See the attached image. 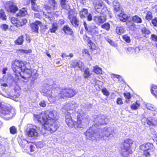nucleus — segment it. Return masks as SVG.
Segmentation results:
<instances>
[{"mask_svg":"<svg viewBox=\"0 0 157 157\" xmlns=\"http://www.w3.org/2000/svg\"><path fill=\"white\" fill-rule=\"evenodd\" d=\"M34 117L42 124L44 129L51 133L56 131L59 126L57 121L58 114L56 111H47L36 115H34Z\"/></svg>","mask_w":157,"mask_h":157,"instance_id":"1","label":"nucleus"},{"mask_svg":"<svg viewBox=\"0 0 157 157\" xmlns=\"http://www.w3.org/2000/svg\"><path fill=\"white\" fill-rule=\"evenodd\" d=\"M75 93V90L69 88L55 89L51 90L46 89L43 90L42 92L44 96L47 97L48 100L51 102H54L64 97H71Z\"/></svg>","mask_w":157,"mask_h":157,"instance_id":"2","label":"nucleus"},{"mask_svg":"<svg viewBox=\"0 0 157 157\" xmlns=\"http://www.w3.org/2000/svg\"><path fill=\"white\" fill-rule=\"evenodd\" d=\"M29 64L25 62L15 60L12 66L13 71L18 73L23 78H29L32 75V69Z\"/></svg>","mask_w":157,"mask_h":157,"instance_id":"3","label":"nucleus"},{"mask_svg":"<svg viewBox=\"0 0 157 157\" xmlns=\"http://www.w3.org/2000/svg\"><path fill=\"white\" fill-rule=\"evenodd\" d=\"M117 132L116 130L114 129L113 127L105 128L99 131V139H102L105 136L107 137L110 136L113 137L114 135Z\"/></svg>","mask_w":157,"mask_h":157,"instance_id":"4","label":"nucleus"},{"mask_svg":"<svg viewBox=\"0 0 157 157\" xmlns=\"http://www.w3.org/2000/svg\"><path fill=\"white\" fill-rule=\"evenodd\" d=\"M15 113V112L14 109L5 106L0 102V114H2V116H7V118L10 119L13 116Z\"/></svg>","mask_w":157,"mask_h":157,"instance_id":"5","label":"nucleus"},{"mask_svg":"<svg viewBox=\"0 0 157 157\" xmlns=\"http://www.w3.org/2000/svg\"><path fill=\"white\" fill-rule=\"evenodd\" d=\"M94 5L96 11L100 14L106 13L108 11L107 7L102 5L101 0H94Z\"/></svg>","mask_w":157,"mask_h":157,"instance_id":"6","label":"nucleus"},{"mask_svg":"<svg viewBox=\"0 0 157 157\" xmlns=\"http://www.w3.org/2000/svg\"><path fill=\"white\" fill-rule=\"evenodd\" d=\"M41 132V129L36 126H33L29 128L27 131L28 136L34 139L36 138L39 135V133Z\"/></svg>","mask_w":157,"mask_h":157,"instance_id":"7","label":"nucleus"},{"mask_svg":"<svg viewBox=\"0 0 157 157\" xmlns=\"http://www.w3.org/2000/svg\"><path fill=\"white\" fill-rule=\"evenodd\" d=\"M86 139L90 140H94L95 139H99V132L98 133H96L93 130L92 127H90L87 130L85 133Z\"/></svg>","mask_w":157,"mask_h":157,"instance_id":"8","label":"nucleus"},{"mask_svg":"<svg viewBox=\"0 0 157 157\" xmlns=\"http://www.w3.org/2000/svg\"><path fill=\"white\" fill-rule=\"evenodd\" d=\"M5 7L8 12L11 13H15L18 10L16 4L13 0L6 2Z\"/></svg>","mask_w":157,"mask_h":157,"instance_id":"9","label":"nucleus"},{"mask_svg":"<svg viewBox=\"0 0 157 157\" xmlns=\"http://www.w3.org/2000/svg\"><path fill=\"white\" fill-rule=\"evenodd\" d=\"M86 115L85 113H79L77 116V121L74 123V126L75 128H80L82 127L83 124L82 122V120H85V121H86Z\"/></svg>","mask_w":157,"mask_h":157,"instance_id":"10","label":"nucleus"},{"mask_svg":"<svg viewBox=\"0 0 157 157\" xmlns=\"http://www.w3.org/2000/svg\"><path fill=\"white\" fill-rule=\"evenodd\" d=\"M140 149L144 151H146L148 150H151V151H153L155 150L153 144L149 143H147L143 144L141 145L140 147Z\"/></svg>","mask_w":157,"mask_h":157,"instance_id":"11","label":"nucleus"},{"mask_svg":"<svg viewBox=\"0 0 157 157\" xmlns=\"http://www.w3.org/2000/svg\"><path fill=\"white\" fill-rule=\"evenodd\" d=\"M107 119L105 118L103 115H98L95 119L94 123H95V125L104 124H106L105 120Z\"/></svg>","mask_w":157,"mask_h":157,"instance_id":"12","label":"nucleus"},{"mask_svg":"<svg viewBox=\"0 0 157 157\" xmlns=\"http://www.w3.org/2000/svg\"><path fill=\"white\" fill-rule=\"evenodd\" d=\"M143 122L147 123L149 125H156L157 124V120L154 118L148 119L146 118H143L142 120Z\"/></svg>","mask_w":157,"mask_h":157,"instance_id":"13","label":"nucleus"},{"mask_svg":"<svg viewBox=\"0 0 157 157\" xmlns=\"http://www.w3.org/2000/svg\"><path fill=\"white\" fill-rule=\"evenodd\" d=\"M93 20L96 24L99 25L104 23L106 21V17L104 16H95Z\"/></svg>","mask_w":157,"mask_h":157,"instance_id":"14","label":"nucleus"},{"mask_svg":"<svg viewBox=\"0 0 157 157\" xmlns=\"http://www.w3.org/2000/svg\"><path fill=\"white\" fill-rule=\"evenodd\" d=\"M41 22L39 21H36L35 22L33 23L31 25L32 31L33 32L38 33L39 27L41 26Z\"/></svg>","mask_w":157,"mask_h":157,"instance_id":"15","label":"nucleus"},{"mask_svg":"<svg viewBox=\"0 0 157 157\" xmlns=\"http://www.w3.org/2000/svg\"><path fill=\"white\" fill-rule=\"evenodd\" d=\"M23 141L24 142L22 141V143H26L27 145H24L23 144H22L21 145L22 147L25 148V149L29 148L30 149V151L31 152L33 151H34L35 147L31 144V143H28V141L25 140H23Z\"/></svg>","mask_w":157,"mask_h":157,"instance_id":"16","label":"nucleus"},{"mask_svg":"<svg viewBox=\"0 0 157 157\" xmlns=\"http://www.w3.org/2000/svg\"><path fill=\"white\" fill-rule=\"evenodd\" d=\"M134 142V141L131 139L126 140L124 141L123 146L121 147L130 150L131 145L133 144Z\"/></svg>","mask_w":157,"mask_h":157,"instance_id":"17","label":"nucleus"},{"mask_svg":"<svg viewBox=\"0 0 157 157\" xmlns=\"http://www.w3.org/2000/svg\"><path fill=\"white\" fill-rule=\"evenodd\" d=\"M66 122L69 127H72L74 126V123L70 113L66 116Z\"/></svg>","mask_w":157,"mask_h":157,"instance_id":"18","label":"nucleus"},{"mask_svg":"<svg viewBox=\"0 0 157 157\" xmlns=\"http://www.w3.org/2000/svg\"><path fill=\"white\" fill-rule=\"evenodd\" d=\"M75 104L74 102L68 103L63 106V108L67 110H73L75 108Z\"/></svg>","mask_w":157,"mask_h":157,"instance_id":"19","label":"nucleus"},{"mask_svg":"<svg viewBox=\"0 0 157 157\" xmlns=\"http://www.w3.org/2000/svg\"><path fill=\"white\" fill-rule=\"evenodd\" d=\"M121 154L123 157H128L129 154H131L132 153V151L131 150L125 149L123 147H121Z\"/></svg>","mask_w":157,"mask_h":157,"instance_id":"20","label":"nucleus"},{"mask_svg":"<svg viewBox=\"0 0 157 157\" xmlns=\"http://www.w3.org/2000/svg\"><path fill=\"white\" fill-rule=\"evenodd\" d=\"M35 0H31V3L32 4L31 8L32 10L35 11L39 12L40 11V10L39 9V6L37 5L36 3Z\"/></svg>","mask_w":157,"mask_h":157,"instance_id":"21","label":"nucleus"},{"mask_svg":"<svg viewBox=\"0 0 157 157\" xmlns=\"http://www.w3.org/2000/svg\"><path fill=\"white\" fill-rule=\"evenodd\" d=\"M11 21L12 24L17 27H21V25L20 22V21L18 20L17 18L12 17L11 19Z\"/></svg>","mask_w":157,"mask_h":157,"instance_id":"22","label":"nucleus"},{"mask_svg":"<svg viewBox=\"0 0 157 157\" xmlns=\"http://www.w3.org/2000/svg\"><path fill=\"white\" fill-rule=\"evenodd\" d=\"M27 9L25 8H22L19 11L18 13L17 14L19 16H24L25 15L27 14Z\"/></svg>","mask_w":157,"mask_h":157,"instance_id":"23","label":"nucleus"},{"mask_svg":"<svg viewBox=\"0 0 157 157\" xmlns=\"http://www.w3.org/2000/svg\"><path fill=\"white\" fill-rule=\"evenodd\" d=\"M83 25L86 30L89 33L91 31L93 25H93L88 24L85 21L84 22Z\"/></svg>","mask_w":157,"mask_h":157,"instance_id":"24","label":"nucleus"},{"mask_svg":"<svg viewBox=\"0 0 157 157\" xmlns=\"http://www.w3.org/2000/svg\"><path fill=\"white\" fill-rule=\"evenodd\" d=\"M98 29L95 26L93 25L90 33L93 36H97L98 34Z\"/></svg>","mask_w":157,"mask_h":157,"instance_id":"25","label":"nucleus"},{"mask_svg":"<svg viewBox=\"0 0 157 157\" xmlns=\"http://www.w3.org/2000/svg\"><path fill=\"white\" fill-rule=\"evenodd\" d=\"M88 13V11L87 10L85 9H83L82 10L80 11L79 14L81 18L83 19L86 17Z\"/></svg>","mask_w":157,"mask_h":157,"instance_id":"26","label":"nucleus"},{"mask_svg":"<svg viewBox=\"0 0 157 157\" xmlns=\"http://www.w3.org/2000/svg\"><path fill=\"white\" fill-rule=\"evenodd\" d=\"M118 16L120 20L123 22H125L127 21L128 17L126 14L122 13L119 14Z\"/></svg>","mask_w":157,"mask_h":157,"instance_id":"27","label":"nucleus"},{"mask_svg":"<svg viewBox=\"0 0 157 157\" xmlns=\"http://www.w3.org/2000/svg\"><path fill=\"white\" fill-rule=\"evenodd\" d=\"M140 51L139 49L138 48H136L135 49L132 48H127L126 52L127 53H133L134 52L136 54H137Z\"/></svg>","mask_w":157,"mask_h":157,"instance_id":"28","label":"nucleus"},{"mask_svg":"<svg viewBox=\"0 0 157 157\" xmlns=\"http://www.w3.org/2000/svg\"><path fill=\"white\" fill-rule=\"evenodd\" d=\"M93 71L94 73L98 74H102V69L97 65L93 67Z\"/></svg>","mask_w":157,"mask_h":157,"instance_id":"29","label":"nucleus"},{"mask_svg":"<svg viewBox=\"0 0 157 157\" xmlns=\"http://www.w3.org/2000/svg\"><path fill=\"white\" fill-rule=\"evenodd\" d=\"M140 104L139 101H136L135 102L132 104L130 107L131 109L133 110L137 109L140 107Z\"/></svg>","mask_w":157,"mask_h":157,"instance_id":"30","label":"nucleus"},{"mask_svg":"<svg viewBox=\"0 0 157 157\" xmlns=\"http://www.w3.org/2000/svg\"><path fill=\"white\" fill-rule=\"evenodd\" d=\"M23 41V36H21L14 41V43L17 45H20L22 44Z\"/></svg>","mask_w":157,"mask_h":157,"instance_id":"31","label":"nucleus"},{"mask_svg":"<svg viewBox=\"0 0 157 157\" xmlns=\"http://www.w3.org/2000/svg\"><path fill=\"white\" fill-rule=\"evenodd\" d=\"M124 31V28L123 26L116 27V33L117 34L119 35L123 33Z\"/></svg>","mask_w":157,"mask_h":157,"instance_id":"32","label":"nucleus"},{"mask_svg":"<svg viewBox=\"0 0 157 157\" xmlns=\"http://www.w3.org/2000/svg\"><path fill=\"white\" fill-rule=\"evenodd\" d=\"M91 74L90 69L88 68H87L84 71L83 76L85 78H86L90 76Z\"/></svg>","mask_w":157,"mask_h":157,"instance_id":"33","label":"nucleus"},{"mask_svg":"<svg viewBox=\"0 0 157 157\" xmlns=\"http://www.w3.org/2000/svg\"><path fill=\"white\" fill-rule=\"evenodd\" d=\"M113 7L115 11L117 12L120 10L119 3L116 1L113 2Z\"/></svg>","mask_w":157,"mask_h":157,"instance_id":"34","label":"nucleus"},{"mask_svg":"<svg viewBox=\"0 0 157 157\" xmlns=\"http://www.w3.org/2000/svg\"><path fill=\"white\" fill-rule=\"evenodd\" d=\"M58 26V25L56 23H54L52 25V28L49 29L50 32L51 33H55L57 30Z\"/></svg>","mask_w":157,"mask_h":157,"instance_id":"35","label":"nucleus"},{"mask_svg":"<svg viewBox=\"0 0 157 157\" xmlns=\"http://www.w3.org/2000/svg\"><path fill=\"white\" fill-rule=\"evenodd\" d=\"M132 19L133 21L136 23H141L142 21L141 18L137 15H135L133 16Z\"/></svg>","mask_w":157,"mask_h":157,"instance_id":"36","label":"nucleus"},{"mask_svg":"<svg viewBox=\"0 0 157 157\" xmlns=\"http://www.w3.org/2000/svg\"><path fill=\"white\" fill-rule=\"evenodd\" d=\"M84 64L80 60H78L76 69H79L81 71H82L84 68Z\"/></svg>","mask_w":157,"mask_h":157,"instance_id":"37","label":"nucleus"},{"mask_svg":"<svg viewBox=\"0 0 157 157\" xmlns=\"http://www.w3.org/2000/svg\"><path fill=\"white\" fill-rule=\"evenodd\" d=\"M151 93L157 98V86L153 85L151 89Z\"/></svg>","mask_w":157,"mask_h":157,"instance_id":"38","label":"nucleus"},{"mask_svg":"<svg viewBox=\"0 0 157 157\" xmlns=\"http://www.w3.org/2000/svg\"><path fill=\"white\" fill-rule=\"evenodd\" d=\"M70 21L74 26H77L78 25L79 21L77 20L75 17H73L71 19H70Z\"/></svg>","mask_w":157,"mask_h":157,"instance_id":"39","label":"nucleus"},{"mask_svg":"<svg viewBox=\"0 0 157 157\" xmlns=\"http://www.w3.org/2000/svg\"><path fill=\"white\" fill-rule=\"evenodd\" d=\"M146 106L147 109L151 111H156L157 110L155 106L150 103H147Z\"/></svg>","mask_w":157,"mask_h":157,"instance_id":"40","label":"nucleus"},{"mask_svg":"<svg viewBox=\"0 0 157 157\" xmlns=\"http://www.w3.org/2000/svg\"><path fill=\"white\" fill-rule=\"evenodd\" d=\"M63 30L66 33L70 34H72V31L67 25L65 26L63 28Z\"/></svg>","mask_w":157,"mask_h":157,"instance_id":"41","label":"nucleus"},{"mask_svg":"<svg viewBox=\"0 0 157 157\" xmlns=\"http://www.w3.org/2000/svg\"><path fill=\"white\" fill-rule=\"evenodd\" d=\"M0 18L3 20H5L6 19L5 13L3 10H0Z\"/></svg>","mask_w":157,"mask_h":157,"instance_id":"42","label":"nucleus"},{"mask_svg":"<svg viewBox=\"0 0 157 157\" xmlns=\"http://www.w3.org/2000/svg\"><path fill=\"white\" fill-rule=\"evenodd\" d=\"M18 52L21 53L23 54H28V53H31L32 51L31 50L29 49V50H24L22 49H20L18 50Z\"/></svg>","mask_w":157,"mask_h":157,"instance_id":"43","label":"nucleus"},{"mask_svg":"<svg viewBox=\"0 0 157 157\" xmlns=\"http://www.w3.org/2000/svg\"><path fill=\"white\" fill-rule=\"evenodd\" d=\"M123 39L127 43H129L131 42V40L129 36L125 34L122 36Z\"/></svg>","mask_w":157,"mask_h":157,"instance_id":"44","label":"nucleus"},{"mask_svg":"<svg viewBox=\"0 0 157 157\" xmlns=\"http://www.w3.org/2000/svg\"><path fill=\"white\" fill-rule=\"evenodd\" d=\"M141 31L143 34L148 35L151 32L146 27H143L141 29Z\"/></svg>","mask_w":157,"mask_h":157,"instance_id":"45","label":"nucleus"},{"mask_svg":"<svg viewBox=\"0 0 157 157\" xmlns=\"http://www.w3.org/2000/svg\"><path fill=\"white\" fill-rule=\"evenodd\" d=\"M152 18V13L151 12H147L146 16V19L148 21H150Z\"/></svg>","mask_w":157,"mask_h":157,"instance_id":"46","label":"nucleus"},{"mask_svg":"<svg viewBox=\"0 0 157 157\" xmlns=\"http://www.w3.org/2000/svg\"><path fill=\"white\" fill-rule=\"evenodd\" d=\"M101 28L109 31L110 29V25L108 23H106L101 25Z\"/></svg>","mask_w":157,"mask_h":157,"instance_id":"47","label":"nucleus"},{"mask_svg":"<svg viewBox=\"0 0 157 157\" xmlns=\"http://www.w3.org/2000/svg\"><path fill=\"white\" fill-rule=\"evenodd\" d=\"M83 55V56H86L88 55L90 57V59H88V60H90L91 59V57H90V56L88 52V50L86 49H83L82 50Z\"/></svg>","mask_w":157,"mask_h":157,"instance_id":"48","label":"nucleus"},{"mask_svg":"<svg viewBox=\"0 0 157 157\" xmlns=\"http://www.w3.org/2000/svg\"><path fill=\"white\" fill-rule=\"evenodd\" d=\"M78 60H76L72 61L71 63V65L75 69H76Z\"/></svg>","mask_w":157,"mask_h":157,"instance_id":"49","label":"nucleus"},{"mask_svg":"<svg viewBox=\"0 0 157 157\" xmlns=\"http://www.w3.org/2000/svg\"><path fill=\"white\" fill-rule=\"evenodd\" d=\"M10 132L12 134H15L16 132V129L14 126H12L10 128Z\"/></svg>","mask_w":157,"mask_h":157,"instance_id":"50","label":"nucleus"},{"mask_svg":"<svg viewBox=\"0 0 157 157\" xmlns=\"http://www.w3.org/2000/svg\"><path fill=\"white\" fill-rule=\"evenodd\" d=\"M1 28L4 30L6 31L8 29V25L6 24H1Z\"/></svg>","mask_w":157,"mask_h":157,"instance_id":"51","label":"nucleus"},{"mask_svg":"<svg viewBox=\"0 0 157 157\" xmlns=\"http://www.w3.org/2000/svg\"><path fill=\"white\" fill-rule=\"evenodd\" d=\"M102 92L103 94L106 96H109V91L105 88H104L102 89Z\"/></svg>","mask_w":157,"mask_h":157,"instance_id":"52","label":"nucleus"},{"mask_svg":"<svg viewBox=\"0 0 157 157\" xmlns=\"http://www.w3.org/2000/svg\"><path fill=\"white\" fill-rule=\"evenodd\" d=\"M46 102L44 100H42L40 101L39 103V105L43 107H45L46 105Z\"/></svg>","mask_w":157,"mask_h":157,"instance_id":"53","label":"nucleus"},{"mask_svg":"<svg viewBox=\"0 0 157 157\" xmlns=\"http://www.w3.org/2000/svg\"><path fill=\"white\" fill-rule=\"evenodd\" d=\"M44 143L42 142H39L36 144V147L38 148H41L44 146Z\"/></svg>","mask_w":157,"mask_h":157,"instance_id":"54","label":"nucleus"},{"mask_svg":"<svg viewBox=\"0 0 157 157\" xmlns=\"http://www.w3.org/2000/svg\"><path fill=\"white\" fill-rule=\"evenodd\" d=\"M60 4L62 7L63 8H65V5L66 4V0H60Z\"/></svg>","mask_w":157,"mask_h":157,"instance_id":"55","label":"nucleus"},{"mask_svg":"<svg viewBox=\"0 0 157 157\" xmlns=\"http://www.w3.org/2000/svg\"><path fill=\"white\" fill-rule=\"evenodd\" d=\"M124 96L125 98L127 99H129L131 97L130 94L128 92L124 93Z\"/></svg>","mask_w":157,"mask_h":157,"instance_id":"56","label":"nucleus"},{"mask_svg":"<svg viewBox=\"0 0 157 157\" xmlns=\"http://www.w3.org/2000/svg\"><path fill=\"white\" fill-rule=\"evenodd\" d=\"M151 23L154 26H157V18L155 17L152 20Z\"/></svg>","mask_w":157,"mask_h":157,"instance_id":"57","label":"nucleus"},{"mask_svg":"<svg viewBox=\"0 0 157 157\" xmlns=\"http://www.w3.org/2000/svg\"><path fill=\"white\" fill-rule=\"evenodd\" d=\"M105 39L106 41L112 46H114V44L113 42L108 37H106Z\"/></svg>","mask_w":157,"mask_h":157,"instance_id":"58","label":"nucleus"},{"mask_svg":"<svg viewBox=\"0 0 157 157\" xmlns=\"http://www.w3.org/2000/svg\"><path fill=\"white\" fill-rule=\"evenodd\" d=\"M117 103L118 105H122L123 104V102L122 99L120 98H118L117 100Z\"/></svg>","mask_w":157,"mask_h":157,"instance_id":"59","label":"nucleus"},{"mask_svg":"<svg viewBox=\"0 0 157 157\" xmlns=\"http://www.w3.org/2000/svg\"><path fill=\"white\" fill-rule=\"evenodd\" d=\"M20 22L21 25V27L24 25L27 22V20L25 19H22L20 20Z\"/></svg>","mask_w":157,"mask_h":157,"instance_id":"60","label":"nucleus"},{"mask_svg":"<svg viewBox=\"0 0 157 157\" xmlns=\"http://www.w3.org/2000/svg\"><path fill=\"white\" fill-rule=\"evenodd\" d=\"M49 2L54 8H55V5L56 4V2L54 0H49Z\"/></svg>","mask_w":157,"mask_h":157,"instance_id":"61","label":"nucleus"},{"mask_svg":"<svg viewBox=\"0 0 157 157\" xmlns=\"http://www.w3.org/2000/svg\"><path fill=\"white\" fill-rule=\"evenodd\" d=\"M151 39L154 41H157V36L155 34H152L151 36Z\"/></svg>","mask_w":157,"mask_h":157,"instance_id":"62","label":"nucleus"},{"mask_svg":"<svg viewBox=\"0 0 157 157\" xmlns=\"http://www.w3.org/2000/svg\"><path fill=\"white\" fill-rule=\"evenodd\" d=\"M87 17V19L88 21H91L92 20V15L90 13H89L88 15L86 16Z\"/></svg>","mask_w":157,"mask_h":157,"instance_id":"63","label":"nucleus"},{"mask_svg":"<svg viewBox=\"0 0 157 157\" xmlns=\"http://www.w3.org/2000/svg\"><path fill=\"white\" fill-rule=\"evenodd\" d=\"M83 39L85 40L86 41H90V38L87 36L86 35H84L83 36Z\"/></svg>","mask_w":157,"mask_h":157,"instance_id":"64","label":"nucleus"}]
</instances>
